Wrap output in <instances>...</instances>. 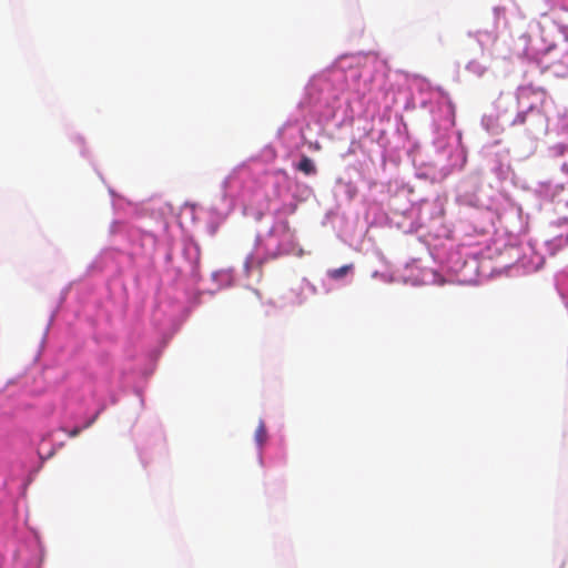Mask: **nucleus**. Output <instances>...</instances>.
Returning a JSON list of instances; mask_svg holds the SVG:
<instances>
[{
  "label": "nucleus",
  "instance_id": "39448f33",
  "mask_svg": "<svg viewBox=\"0 0 568 568\" xmlns=\"http://www.w3.org/2000/svg\"><path fill=\"white\" fill-rule=\"evenodd\" d=\"M97 418V416H94L90 422H88L83 428H88L92 425V423L94 422V419Z\"/></svg>",
  "mask_w": 568,
  "mask_h": 568
},
{
  "label": "nucleus",
  "instance_id": "f03ea898",
  "mask_svg": "<svg viewBox=\"0 0 568 568\" xmlns=\"http://www.w3.org/2000/svg\"><path fill=\"white\" fill-rule=\"evenodd\" d=\"M267 438L266 428L263 422H261L255 430V440L256 443L262 446Z\"/></svg>",
  "mask_w": 568,
  "mask_h": 568
},
{
  "label": "nucleus",
  "instance_id": "7ed1b4c3",
  "mask_svg": "<svg viewBox=\"0 0 568 568\" xmlns=\"http://www.w3.org/2000/svg\"><path fill=\"white\" fill-rule=\"evenodd\" d=\"M349 268H351L349 265H344L342 267L329 271L328 275H329V277H332L334 280H338V278H342L343 276H345L347 274V272L349 271Z\"/></svg>",
  "mask_w": 568,
  "mask_h": 568
},
{
  "label": "nucleus",
  "instance_id": "20e7f679",
  "mask_svg": "<svg viewBox=\"0 0 568 568\" xmlns=\"http://www.w3.org/2000/svg\"><path fill=\"white\" fill-rule=\"evenodd\" d=\"M64 433H67L70 437H77L80 435L82 428L81 427H74L71 430H67L65 428H62Z\"/></svg>",
  "mask_w": 568,
  "mask_h": 568
},
{
  "label": "nucleus",
  "instance_id": "f257e3e1",
  "mask_svg": "<svg viewBox=\"0 0 568 568\" xmlns=\"http://www.w3.org/2000/svg\"><path fill=\"white\" fill-rule=\"evenodd\" d=\"M297 170L306 175H312L316 173V166L314 162L306 155L302 156L300 163L297 164Z\"/></svg>",
  "mask_w": 568,
  "mask_h": 568
}]
</instances>
